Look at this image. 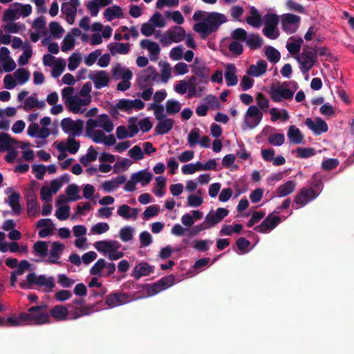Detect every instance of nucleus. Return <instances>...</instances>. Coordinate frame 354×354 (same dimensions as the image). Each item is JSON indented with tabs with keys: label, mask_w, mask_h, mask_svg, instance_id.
Segmentation results:
<instances>
[{
	"label": "nucleus",
	"mask_w": 354,
	"mask_h": 354,
	"mask_svg": "<svg viewBox=\"0 0 354 354\" xmlns=\"http://www.w3.org/2000/svg\"><path fill=\"white\" fill-rule=\"evenodd\" d=\"M227 21V17L224 14L217 12H209L205 21L194 24V30L200 33L203 39H205L212 33L216 32L219 27Z\"/></svg>",
	"instance_id": "1"
},
{
	"label": "nucleus",
	"mask_w": 354,
	"mask_h": 354,
	"mask_svg": "<svg viewBox=\"0 0 354 354\" xmlns=\"http://www.w3.org/2000/svg\"><path fill=\"white\" fill-rule=\"evenodd\" d=\"M46 304L30 307L28 313H21V318L25 319L26 323L38 325L49 323V315L46 313Z\"/></svg>",
	"instance_id": "2"
},
{
	"label": "nucleus",
	"mask_w": 354,
	"mask_h": 354,
	"mask_svg": "<svg viewBox=\"0 0 354 354\" xmlns=\"http://www.w3.org/2000/svg\"><path fill=\"white\" fill-rule=\"evenodd\" d=\"M299 64V68L303 73L309 72L317 62L316 50L311 46H305L302 52L295 57Z\"/></svg>",
	"instance_id": "3"
},
{
	"label": "nucleus",
	"mask_w": 354,
	"mask_h": 354,
	"mask_svg": "<svg viewBox=\"0 0 354 354\" xmlns=\"http://www.w3.org/2000/svg\"><path fill=\"white\" fill-rule=\"evenodd\" d=\"M175 282L176 277L174 274H170L162 277L153 283L146 284L145 287L148 295L153 296L171 287Z\"/></svg>",
	"instance_id": "4"
},
{
	"label": "nucleus",
	"mask_w": 354,
	"mask_h": 354,
	"mask_svg": "<svg viewBox=\"0 0 354 354\" xmlns=\"http://www.w3.org/2000/svg\"><path fill=\"white\" fill-rule=\"evenodd\" d=\"M265 26L263 29V35L271 39H277L279 35L277 25L279 21L276 14L268 13L264 16Z\"/></svg>",
	"instance_id": "5"
},
{
	"label": "nucleus",
	"mask_w": 354,
	"mask_h": 354,
	"mask_svg": "<svg viewBox=\"0 0 354 354\" xmlns=\"http://www.w3.org/2000/svg\"><path fill=\"white\" fill-rule=\"evenodd\" d=\"M158 75L154 67L150 66L142 71L137 77V82L141 89L151 86Z\"/></svg>",
	"instance_id": "6"
},
{
	"label": "nucleus",
	"mask_w": 354,
	"mask_h": 354,
	"mask_svg": "<svg viewBox=\"0 0 354 354\" xmlns=\"http://www.w3.org/2000/svg\"><path fill=\"white\" fill-rule=\"evenodd\" d=\"M61 127L65 133H71V136L73 137L80 136L83 131L84 121L82 120L73 121L70 118H66L61 121Z\"/></svg>",
	"instance_id": "7"
},
{
	"label": "nucleus",
	"mask_w": 354,
	"mask_h": 354,
	"mask_svg": "<svg viewBox=\"0 0 354 354\" xmlns=\"http://www.w3.org/2000/svg\"><path fill=\"white\" fill-rule=\"evenodd\" d=\"M281 221L278 216H274L273 213L268 214L260 225L254 227V230L262 234H266L274 230Z\"/></svg>",
	"instance_id": "8"
},
{
	"label": "nucleus",
	"mask_w": 354,
	"mask_h": 354,
	"mask_svg": "<svg viewBox=\"0 0 354 354\" xmlns=\"http://www.w3.org/2000/svg\"><path fill=\"white\" fill-rule=\"evenodd\" d=\"M263 118L262 112L254 105L250 106L245 115L244 123L250 129L257 127Z\"/></svg>",
	"instance_id": "9"
},
{
	"label": "nucleus",
	"mask_w": 354,
	"mask_h": 354,
	"mask_svg": "<svg viewBox=\"0 0 354 354\" xmlns=\"http://www.w3.org/2000/svg\"><path fill=\"white\" fill-rule=\"evenodd\" d=\"M270 95L272 101L274 102H279L283 100H292L294 95V92L289 88H283L281 86H272L270 90Z\"/></svg>",
	"instance_id": "10"
},
{
	"label": "nucleus",
	"mask_w": 354,
	"mask_h": 354,
	"mask_svg": "<svg viewBox=\"0 0 354 354\" xmlns=\"http://www.w3.org/2000/svg\"><path fill=\"white\" fill-rule=\"evenodd\" d=\"M130 301V297L128 293L123 292H115L108 295L105 299V304L109 308H115L124 305Z\"/></svg>",
	"instance_id": "11"
},
{
	"label": "nucleus",
	"mask_w": 354,
	"mask_h": 354,
	"mask_svg": "<svg viewBox=\"0 0 354 354\" xmlns=\"http://www.w3.org/2000/svg\"><path fill=\"white\" fill-rule=\"evenodd\" d=\"M305 124L313 132L316 136H319L323 133L327 132L328 127L327 123L321 118H316L315 120L306 118Z\"/></svg>",
	"instance_id": "12"
},
{
	"label": "nucleus",
	"mask_w": 354,
	"mask_h": 354,
	"mask_svg": "<svg viewBox=\"0 0 354 354\" xmlns=\"http://www.w3.org/2000/svg\"><path fill=\"white\" fill-rule=\"evenodd\" d=\"M301 18L299 16L287 13L281 17L283 29L290 33L295 32L297 29Z\"/></svg>",
	"instance_id": "13"
},
{
	"label": "nucleus",
	"mask_w": 354,
	"mask_h": 354,
	"mask_svg": "<svg viewBox=\"0 0 354 354\" xmlns=\"http://www.w3.org/2000/svg\"><path fill=\"white\" fill-rule=\"evenodd\" d=\"M318 195L319 194L313 189L304 187L296 195L294 202L297 205L304 206L310 201L316 198Z\"/></svg>",
	"instance_id": "14"
},
{
	"label": "nucleus",
	"mask_w": 354,
	"mask_h": 354,
	"mask_svg": "<svg viewBox=\"0 0 354 354\" xmlns=\"http://www.w3.org/2000/svg\"><path fill=\"white\" fill-rule=\"evenodd\" d=\"M155 267L149 265L148 263L141 261L138 263L132 270L131 277L138 280L142 277L149 276L154 272Z\"/></svg>",
	"instance_id": "15"
},
{
	"label": "nucleus",
	"mask_w": 354,
	"mask_h": 354,
	"mask_svg": "<svg viewBox=\"0 0 354 354\" xmlns=\"http://www.w3.org/2000/svg\"><path fill=\"white\" fill-rule=\"evenodd\" d=\"M145 103L139 99L129 100V99H122L117 103V108L122 111H129L133 109L136 110H141L144 109Z\"/></svg>",
	"instance_id": "16"
},
{
	"label": "nucleus",
	"mask_w": 354,
	"mask_h": 354,
	"mask_svg": "<svg viewBox=\"0 0 354 354\" xmlns=\"http://www.w3.org/2000/svg\"><path fill=\"white\" fill-rule=\"evenodd\" d=\"M88 78L93 82L95 87L97 89L107 86L109 82V74L105 71H99L89 74Z\"/></svg>",
	"instance_id": "17"
},
{
	"label": "nucleus",
	"mask_w": 354,
	"mask_h": 354,
	"mask_svg": "<svg viewBox=\"0 0 354 354\" xmlns=\"http://www.w3.org/2000/svg\"><path fill=\"white\" fill-rule=\"evenodd\" d=\"M229 214V210L223 207H218L215 213L209 212L205 216V223L209 226H214L221 222Z\"/></svg>",
	"instance_id": "18"
},
{
	"label": "nucleus",
	"mask_w": 354,
	"mask_h": 354,
	"mask_svg": "<svg viewBox=\"0 0 354 354\" xmlns=\"http://www.w3.org/2000/svg\"><path fill=\"white\" fill-rule=\"evenodd\" d=\"M66 140L68 147H66L64 142H60L57 145V149H58V151L61 152H66V151H68L71 154L76 153L80 147V142L77 141L74 138V137L71 136H69Z\"/></svg>",
	"instance_id": "19"
},
{
	"label": "nucleus",
	"mask_w": 354,
	"mask_h": 354,
	"mask_svg": "<svg viewBox=\"0 0 354 354\" xmlns=\"http://www.w3.org/2000/svg\"><path fill=\"white\" fill-rule=\"evenodd\" d=\"M140 46L142 48H146L149 51L150 59L151 61H157V59H158V55L160 52V48L159 45L156 42L152 41L149 39H142L140 41Z\"/></svg>",
	"instance_id": "20"
},
{
	"label": "nucleus",
	"mask_w": 354,
	"mask_h": 354,
	"mask_svg": "<svg viewBox=\"0 0 354 354\" xmlns=\"http://www.w3.org/2000/svg\"><path fill=\"white\" fill-rule=\"evenodd\" d=\"M225 79L227 86H235L238 83L236 68L234 64H227L225 66Z\"/></svg>",
	"instance_id": "21"
},
{
	"label": "nucleus",
	"mask_w": 354,
	"mask_h": 354,
	"mask_svg": "<svg viewBox=\"0 0 354 354\" xmlns=\"http://www.w3.org/2000/svg\"><path fill=\"white\" fill-rule=\"evenodd\" d=\"M268 64L265 60H259L256 64L249 66L247 73L252 77H259L264 74L267 71Z\"/></svg>",
	"instance_id": "22"
},
{
	"label": "nucleus",
	"mask_w": 354,
	"mask_h": 354,
	"mask_svg": "<svg viewBox=\"0 0 354 354\" xmlns=\"http://www.w3.org/2000/svg\"><path fill=\"white\" fill-rule=\"evenodd\" d=\"M64 249V244L55 241L52 243V249L50 252V257H48V261L50 263L54 264H60V261H59V259L60 257V254L63 252Z\"/></svg>",
	"instance_id": "23"
},
{
	"label": "nucleus",
	"mask_w": 354,
	"mask_h": 354,
	"mask_svg": "<svg viewBox=\"0 0 354 354\" xmlns=\"http://www.w3.org/2000/svg\"><path fill=\"white\" fill-rule=\"evenodd\" d=\"M192 72L198 79V82L205 84L208 82L209 70L204 65L193 66Z\"/></svg>",
	"instance_id": "24"
},
{
	"label": "nucleus",
	"mask_w": 354,
	"mask_h": 354,
	"mask_svg": "<svg viewBox=\"0 0 354 354\" xmlns=\"http://www.w3.org/2000/svg\"><path fill=\"white\" fill-rule=\"evenodd\" d=\"M304 43L301 37H291L286 43V48L292 55H299L301 47Z\"/></svg>",
	"instance_id": "25"
},
{
	"label": "nucleus",
	"mask_w": 354,
	"mask_h": 354,
	"mask_svg": "<svg viewBox=\"0 0 354 354\" xmlns=\"http://www.w3.org/2000/svg\"><path fill=\"white\" fill-rule=\"evenodd\" d=\"M153 178L152 173L146 170H141L131 175V178L136 182L140 183L142 186L148 185Z\"/></svg>",
	"instance_id": "26"
},
{
	"label": "nucleus",
	"mask_w": 354,
	"mask_h": 354,
	"mask_svg": "<svg viewBox=\"0 0 354 354\" xmlns=\"http://www.w3.org/2000/svg\"><path fill=\"white\" fill-rule=\"evenodd\" d=\"M110 53L114 56L117 53L120 55H127L130 50L129 43H112L109 46Z\"/></svg>",
	"instance_id": "27"
},
{
	"label": "nucleus",
	"mask_w": 354,
	"mask_h": 354,
	"mask_svg": "<svg viewBox=\"0 0 354 354\" xmlns=\"http://www.w3.org/2000/svg\"><path fill=\"white\" fill-rule=\"evenodd\" d=\"M287 136L290 142L293 144H301L304 140L303 134L295 125H290L289 127Z\"/></svg>",
	"instance_id": "28"
},
{
	"label": "nucleus",
	"mask_w": 354,
	"mask_h": 354,
	"mask_svg": "<svg viewBox=\"0 0 354 354\" xmlns=\"http://www.w3.org/2000/svg\"><path fill=\"white\" fill-rule=\"evenodd\" d=\"M174 121L171 118H167L159 121L155 127V132L158 135H164L171 130Z\"/></svg>",
	"instance_id": "29"
},
{
	"label": "nucleus",
	"mask_w": 354,
	"mask_h": 354,
	"mask_svg": "<svg viewBox=\"0 0 354 354\" xmlns=\"http://www.w3.org/2000/svg\"><path fill=\"white\" fill-rule=\"evenodd\" d=\"M168 37L174 42L182 41L185 37V30L179 26H176L173 29L167 31Z\"/></svg>",
	"instance_id": "30"
},
{
	"label": "nucleus",
	"mask_w": 354,
	"mask_h": 354,
	"mask_svg": "<svg viewBox=\"0 0 354 354\" xmlns=\"http://www.w3.org/2000/svg\"><path fill=\"white\" fill-rule=\"evenodd\" d=\"M80 5L79 0H70L62 4L61 10L65 15H76L77 7Z\"/></svg>",
	"instance_id": "31"
},
{
	"label": "nucleus",
	"mask_w": 354,
	"mask_h": 354,
	"mask_svg": "<svg viewBox=\"0 0 354 354\" xmlns=\"http://www.w3.org/2000/svg\"><path fill=\"white\" fill-rule=\"evenodd\" d=\"M19 142L7 133H0V151L9 150L14 144Z\"/></svg>",
	"instance_id": "32"
},
{
	"label": "nucleus",
	"mask_w": 354,
	"mask_h": 354,
	"mask_svg": "<svg viewBox=\"0 0 354 354\" xmlns=\"http://www.w3.org/2000/svg\"><path fill=\"white\" fill-rule=\"evenodd\" d=\"M104 17L109 21H111L115 18L120 19L123 17L122 8L118 6H113L107 8L104 12Z\"/></svg>",
	"instance_id": "33"
},
{
	"label": "nucleus",
	"mask_w": 354,
	"mask_h": 354,
	"mask_svg": "<svg viewBox=\"0 0 354 354\" xmlns=\"http://www.w3.org/2000/svg\"><path fill=\"white\" fill-rule=\"evenodd\" d=\"M296 183L293 180H288L284 184L280 185L277 189V194L279 197H284L292 194L295 189Z\"/></svg>",
	"instance_id": "34"
},
{
	"label": "nucleus",
	"mask_w": 354,
	"mask_h": 354,
	"mask_svg": "<svg viewBox=\"0 0 354 354\" xmlns=\"http://www.w3.org/2000/svg\"><path fill=\"white\" fill-rule=\"evenodd\" d=\"M250 12L251 15L246 18V22L254 28H259L261 26L262 20L258 10L254 6H252Z\"/></svg>",
	"instance_id": "35"
},
{
	"label": "nucleus",
	"mask_w": 354,
	"mask_h": 354,
	"mask_svg": "<svg viewBox=\"0 0 354 354\" xmlns=\"http://www.w3.org/2000/svg\"><path fill=\"white\" fill-rule=\"evenodd\" d=\"M98 127L102 128L106 132L111 133L113 130V123L107 114H101L97 119Z\"/></svg>",
	"instance_id": "36"
},
{
	"label": "nucleus",
	"mask_w": 354,
	"mask_h": 354,
	"mask_svg": "<svg viewBox=\"0 0 354 354\" xmlns=\"http://www.w3.org/2000/svg\"><path fill=\"white\" fill-rule=\"evenodd\" d=\"M50 314L57 320H65L68 315V310L63 306L57 305L50 310Z\"/></svg>",
	"instance_id": "37"
},
{
	"label": "nucleus",
	"mask_w": 354,
	"mask_h": 354,
	"mask_svg": "<svg viewBox=\"0 0 354 354\" xmlns=\"http://www.w3.org/2000/svg\"><path fill=\"white\" fill-rule=\"evenodd\" d=\"M245 43L250 49H259L263 45V39L259 34L253 33L248 36Z\"/></svg>",
	"instance_id": "38"
},
{
	"label": "nucleus",
	"mask_w": 354,
	"mask_h": 354,
	"mask_svg": "<svg viewBox=\"0 0 354 354\" xmlns=\"http://www.w3.org/2000/svg\"><path fill=\"white\" fill-rule=\"evenodd\" d=\"M20 195L19 193L14 192L11 194L8 198V203L11 207L15 214L19 215L21 214V208L19 205Z\"/></svg>",
	"instance_id": "39"
},
{
	"label": "nucleus",
	"mask_w": 354,
	"mask_h": 354,
	"mask_svg": "<svg viewBox=\"0 0 354 354\" xmlns=\"http://www.w3.org/2000/svg\"><path fill=\"white\" fill-rule=\"evenodd\" d=\"M97 155L98 153L93 146H91L88 149L87 153L80 158V162L84 167H86L90 162L95 161L97 159Z\"/></svg>",
	"instance_id": "40"
},
{
	"label": "nucleus",
	"mask_w": 354,
	"mask_h": 354,
	"mask_svg": "<svg viewBox=\"0 0 354 354\" xmlns=\"http://www.w3.org/2000/svg\"><path fill=\"white\" fill-rule=\"evenodd\" d=\"M267 59L272 63H277L280 60L281 54L279 50L272 46H267L265 49Z\"/></svg>",
	"instance_id": "41"
},
{
	"label": "nucleus",
	"mask_w": 354,
	"mask_h": 354,
	"mask_svg": "<svg viewBox=\"0 0 354 354\" xmlns=\"http://www.w3.org/2000/svg\"><path fill=\"white\" fill-rule=\"evenodd\" d=\"M165 109L167 114L174 115L180 111L181 104L178 101L170 99L166 102Z\"/></svg>",
	"instance_id": "42"
},
{
	"label": "nucleus",
	"mask_w": 354,
	"mask_h": 354,
	"mask_svg": "<svg viewBox=\"0 0 354 354\" xmlns=\"http://www.w3.org/2000/svg\"><path fill=\"white\" fill-rule=\"evenodd\" d=\"M14 75L20 84H24L28 82L30 76V72L24 68L17 69L14 73Z\"/></svg>",
	"instance_id": "43"
},
{
	"label": "nucleus",
	"mask_w": 354,
	"mask_h": 354,
	"mask_svg": "<svg viewBox=\"0 0 354 354\" xmlns=\"http://www.w3.org/2000/svg\"><path fill=\"white\" fill-rule=\"evenodd\" d=\"M66 67V62L64 59H58L55 61L51 73L52 77L56 78L60 76Z\"/></svg>",
	"instance_id": "44"
},
{
	"label": "nucleus",
	"mask_w": 354,
	"mask_h": 354,
	"mask_svg": "<svg viewBox=\"0 0 354 354\" xmlns=\"http://www.w3.org/2000/svg\"><path fill=\"white\" fill-rule=\"evenodd\" d=\"M34 252L41 257H44L48 253L47 243L43 241H38L33 245Z\"/></svg>",
	"instance_id": "45"
},
{
	"label": "nucleus",
	"mask_w": 354,
	"mask_h": 354,
	"mask_svg": "<svg viewBox=\"0 0 354 354\" xmlns=\"http://www.w3.org/2000/svg\"><path fill=\"white\" fill-rule=\"evenodd\" d=\"M201 130L194 127L188 135L187 142L190 147H193L199 142Z\"/></svg>",
	"instance_id": "46"
},
{
	"label": "nucleus",
	"mask_w": 354,
	"mask_h": 354,
	"mask_svg": "<svg viewBox=\"0 0 354 354\" xmlns=\"http://www.w3.org/2000/svg\"><path fill=\"white\" fill-rule=\"evenodd\" d=\"M49 30L50 33L56 39H59L64 32V28L59 25L58 22L56 21H52L50 23Z\"/></svg>",
	"instance_id": "47"
},
{
	"label": "nucleus",
	"mask_w": 354,
	"mask_h": 354,
	"mask_svg": "<svg viewBox=\"0 0 354 354\" xmlns=\"http://www.w3.org/2000/svg\"><path fill=\"white\" fill-rule=\"evenodd\" d=\"M133 230L131 226H126L120 229V238L123 242H128L133 239Z\"/></svg>",
	"instance_id": "48"
},
{
	"label": "nucleus",
	"mask_w": 354,
	"mask_h": 354,
	"mask_svg": "<svg viewBox=\"0 0 354 354\" xmlns=\"http://www.w3.org/2000/svg\"><path fill=\"white\" fill-rule=\"evenodd\" d=\"M19 17V10L16 7L9 8L4 12L3 19L4 21L10 22Z\"/></svg>",
	"instance_id": "49"
},
{
	"label": "nucleus",
	"mask_w": 354,
	"mask_h": 354,
	"mask_svg": "<svg viewBox=\"0 0 354 354\" xmlns=\"http://www.w3.org/2000/svg\"><path fill=\"white\" fill-rule=\"evenodd\" d=\"M75 46V39L71 33H68L64 38L62 45V50L66 52L71 50Z\"/></svg>",
	"instance_id": "50"
},
{
	"label": "nucleus",
	"mask_w": 354,
	"mask_h": 354,
	"mask_svg": "<svg viewBox=\"0 0 354 354\" xmlns=\"http://www.w3.org/2000/svg\"><path fill=\"white\" fill-rule=\"evenodd\" d=\"M66 193L70 196V201H75L80 199V196L78 195L79 187L75 184L69 185L66 189Z\"/></svg>",
	"instance_id": "51"
},
{
	"label": "nucleus",
	"mask_w": 354,
	"mask_h": 354,
	"mask_svg": "<svg viewBox=\"0 0 354 354\" xmlns=\"http://www.w3.org/2000/svg\"><path fill=\"white\" fill-rule=\"evenodd\" d=\"M106 266V261L104 259H99L90 269L91 275L101 276V271Z\"/></svg>",
	"instance_id": "52"
},
{
	"label": "nucleus",
	"mask_w": 354,
	"mask_h": 354,
	"mask_svg": "<svg viewBox=\"0 0 354 354\" xmlns=\"http://www.w3.org/2000/svg\"><path fill=\"white\" fill-rule=\"evenodd\" d=\"M95 249L101 253L111 252L110 240L98 241L94 244Z\"/></svg>",
	"instance_id": "53"
},
{
	"label": "nucleus",
	"mask_w": 354,
	"mask_h": 354,
	"mask_svg": "<svg viewBox=\"0 0 354 354\" xmlns=\"http://www.w3.org/2000/svg\"><path fill=\"white\" fill-rule=\"evenodd\" d=\"M268 140L270 145L281 146L284 143L285 137L282 133H272L268 136Z\"/></svg>",
	"instance_id": "54"
},
{
	"label": "nucleus",
	"mask_w": 354,
	"mask_h": 354,
	"mask_svg": "<svg viewBox=\"0 0 354 354\" xmlns=\"http://www.w3.org/2000/svg\"><path fill=\"white\" fill-rule=\"evenodd\" d=\"M248 33L243 28H238L234 30L231 34L232 39L236 41H245L248 37Z\"/></svg>",
	"instance_id": "55"
},
{
	"label": "nucleus",
	"mask_w": 354,
	"mask_h": 354,
	"mask_svg": "<svg viewBox=\"0 0 354 354\" xmlns=\"http://www.w3.org/2000/svg\"><path fill=\"white\" fill-rule=\"evenodd\" d=\"M13 7H16L19 10V17L22 15L24 17H28L32 12V6L30 4L22 5L21 3H14Z\"/></svg>",
	"instance_id": "56"
},
{
	"label": "nucleus",
	"mask_w": 354,
	"mask_h": 354,
	"mask_svg": "<svg viewBox=\"0 0 354 354\" xmlns=\"http://www.w3.org/2000/svg\"><path fill=\"white\" fill-rule=\"evenodd\" d=\"M296 151L301 158H308L315 155V150L313 148L297 147Z\"/></svg>",
	"instance_id": "57"
},
{
	"label": "nucleus",
	"mask_w": 354,
	"mask_h": 354,
	"mask_svg": "<svg viewBox=\"0 0 354 354\" xmlns=\"http://www.w3.org/2000/svg\"><path fill=\"white\" fill-rule=\"evenodd\" d=\"M32 51L30 44H28L27 48L24 50L23 54L18 59V64L20 66H24L28 64L30 58L32 57Z\"/></svg>",
	"instance_id": "58"
},
{
	"label": "nucleus",
	"mask_w": 354,
	"mask_h": 354,
	"mask_svg": "<svg viewBox=\"0 0 354 354\" xmlns=\"http://www.w3.org/2000/svg\"><path fill=\"white\" fill-rule=\"evenodd\" d=\"M129 155L134 160H140L144 158V153L138 145L133 146L129 151Z\"/></svg>",
	"instance_id": "59"
},
{
	"label": "nucleus",
	"mask_w": 354,
	"mask_h": 354,
	"mask_svg": "<svg viewBox=\"0 0 354 354\" xmlns=\"http://www.w3.org/2000/svg\"><path fill=\"white\" fill-rule=\"evenodd\" d=\"M21 313L19 314L17 317L11 316L6 319L7 326L14 327L22 325L24 323H26L25 319L21 318Z\"/></svg>",
	"instance_id": "60"
},
{
	"label": "nucleus",
	"mask_w": 354,
	"mask_h": 354,
	"mask_svg": "<svg viewBox=\"0 0 354 354\" xmlns=\"http://www.w3.org/2000/svg\"><path fill=\"white\" fill-rule=\"evenodd\" d=\"M109 230V225L104 222H100L91 227V232L95 234H102Z\"/></svg>",
	"instance_id": "61"
},
{
	"label": "nucleus",
	"mask_w": 354,
	"mask_h": 354,
	"mask_svg": "<svg viewBox=\"0 0 354 354\" xmlns=\"http://www.w3.org/2000/svg\"><path fill=\"white\" fill-rule=\"evenodd\" d=\"M70 214V206L64 205L59 207L55 212L56 217L61 221L66 220L68 218Z\"/></svg>",
	"instance_id": "62"
},
{
	"label": "nucleus",
	"mask_w": 354,
	"mask_h": 354,
	"mask_svg": "<svg viewBox=\"0 0 354 354\" xmlns=\"http://www.w3.org/2000/svg\"><path fill=\"white\" fill-rule=\"evenodd\" d=\"M339 160L337 158H328L322 163V168L326 171H330L339 165Z\"/></svg>",
	"instance_id": "63"
},
{
	"label": "nucleus",
	"mask_w": 354,
	"mask_h": 354,
	"mask_svg": "<svg viewBox=\"0 0 354 354\" xmlns=\"http://www.w3.org/2000/svg\"><path fill=\"white\" fill-rule=\"evenodd\" d=\"M101 50L100 49L95 50L89 53L84 59V62L87 66H92L101 55Z\"/></svg>",
	"instance_id": "64"
}]
</instances>
